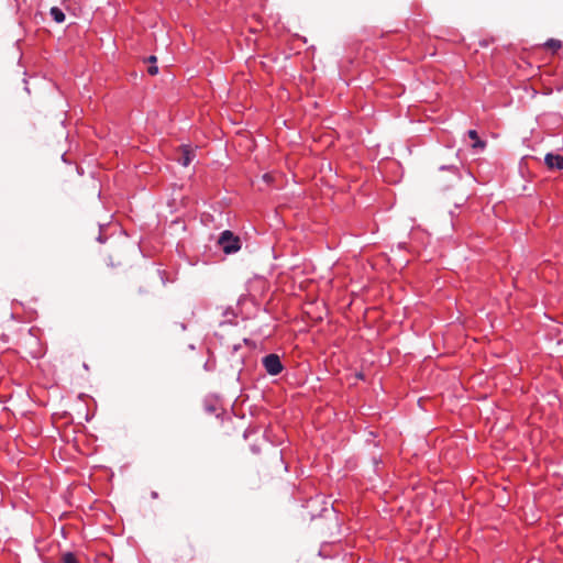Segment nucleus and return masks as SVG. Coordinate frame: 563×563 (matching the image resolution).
Masks as SVG:
<instances>
[{
	"instance_id": "f257e3e1",
	"label": "nucleus",
	"mask_w": 563,
	"mask_h": 563,
	"mask_svg": "<svg viewBox=\"0 0 563 563\" xmlns=\"http://www.w3.org/2000/svg\"><path fill=\"white\" fill-rule=\"evenodd\" d=\"M218 244L225 254L236 253L241 249L240 238L234 235L230 230H225L220 234Z\"/></svg>"
},
{
	"instance_id": "f03ea898",
	"label": "nucleus",
	"mask_w": 563,
	"mask_h": 563,
	"mask_svg": "<svg viewBox=\"0 0 563 563\" xmlns=\"http://www.w3.org/2000/svg\"><path fill=\"white\" fill-rule=\"evenodd\" d=\"M262 363L265 371L273 376L280 374L284 369L279 356L274 353L264 356Z\"/></svg>"
},
{
	"instance_id": "7ed1b4c3",
	"label": "nucleus",
	"mask_w": 563,
	"mask_h": 563,
	"mask_svg": "<svg viewBox=\"0 0 563 563\" xmlns=\"http://www.w3.org/2000/svg\"><path fill=\"white\" fill-rule=\"evenodd\" d=\"M544 163L550 169H563V156L559 154L549 153L544 157Z\"/></svg>"
},
{
	"instance_id": "20e7f679",
	"label": "nucleus",
	"mask_w": 563,
	"mask_h": 563,
	"mask_svg": "<svg viewBox=\"0 0 563 563\" xmlns=\"http://www.w3.org/2000/svg\"><path fill=\"white\" fill-rule=\"evenodd\" d=\"M196 154L195 150L190 145L181 146V156L178 158L179 164L187 167L194 161Z\"/></svg>"
},
{
	"instance_id": "39448f33",
	"label": "nucleus",
	"mask_w": 563,
	"mask_h": 563,
	"mask_svg": "<svg viewBox=\"0 0 563 563\" xmlns=\"http://www.w3.org/2000/svg\"><path fill=\"white\" fill-rule=\"evenodd\" d=\"M467 135L471 140L474 141L472 144L473 148H484L486 146V143L482 141L475 130H468Z\"/></svg>"
},
{
	"instance_id": "423d86ee",
	"label": "nucleus",
	"mask_w": 563,
	"mask_h": 563,
	"mask_svg": "<svg viewBox=\"0 0 563 563\" xmlns=\"http://www.w3.org/2000/svg\"><path fill=\"white\" fill-rule=\"evenodd\" d=\"M49 15L56 23H63L65 21V13L58 7H52Z\"/></svg>"
},
{
	"instance_id": "0eeeda50",
	"label": "nucleus",
	"mask_w": 563,
	"mask_h": 563,
	"mask_svg": "<svg viewBox=\"0 0 563 563\" xmlns=\"http://www.w3.org/2000/svg\"><path fill=\"white\" fill-rule=\"evenodd\" d=\"M544 46L553 52H556L562 47V42L560 40L550 38L545 42Z\"/></svg>"
},
{
	"instance_id": "6e6552de",
	"label": "nucleus",
	"mask_w": 563,
	"mask_h": 563,
	"mask_svg": "<svg viewBox=\"0 0 563 563\" xmlns=\"http://www.w3.org/2000/svg\"><path fill=\"white\" fill-rule=\"evenodd\" d=\"M60 563H79V561L73 552H65L60 556Z\"/></svg>"
},
{
	"instance_id": "1a4fd4ad",
	"label": "nucleus",
	"mask_w": 563,
	"mask_h": 563,
	"mask_svg": "<svg viewBox=\"0 0 563 563\" xmlns=\"http://www.w3.org/2000/svg\"><path fill=\"white\" fill-rule=\"evenodd\" d=\"M441 169L442 170L448 169V170H450L454 175L455 178H459V169L456 167H454V166H450V167L442 166Z\"/></svg>"
},
{
	"instance_id": "9d476101",
	"label": "nucleus",
	"mask_w": 563,
	"mask_h": 563,
	"mask_svg": "<svg viewBox=\"0 0 563 563\" xmlns=\"http://www.w3.org/2000/svg\"><path fill=\"white\" fill-rule=\"evenodd\" d=\"M157 73H158V68H157V66H151V67H148V74H150V75L154 76V75H156Z\"/></svg>"
},
{
	"instance_id": "9b49d317",
	"label": "nucleus",
	"mask_w": 563,
	"mask_h": 563,
	"mask_svg": "<svg viewBox=\"0 0 563 563\" xmlns=\"http://www.w3.org/2000/svg\"><path fill=\"white\" fill-rule=\"evenodd\" d=\"M148 60H150L151 63H156V57L152 55V56H150Z\"/></svg>"
}]
</instances>
